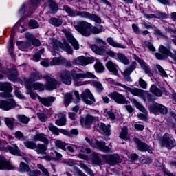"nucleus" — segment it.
Instances as JSON below:
<instances>
[{"label":"nucleus","mask_w":176,"mask_h":176,"mask_svg":"<svg viewBox=\"0 0 176 176\" xmlns=\"http://www.w3.org/2000/svg\"><path fill=\"white\" fill-rule=\"evenodd\" d=\"M10 80H16V78L19 76V72L16 68L8 69L4 72Z\"/></svg>","instance_id":"20"},{"label":"nucleus","mask_w":176,"mask_h":176,"mask_svg":"<svg viewBox=\"0 0 176 176\" xmlns=\"http://www.w3.org/2000/svg\"><path fill=\"white\" fill-rule=\"evenodd\" d=\"M157 68L161 76H163L164 78H167L168 76V75H167V72H166L164 69H163V67L162 66H160V65H157Z\"/></svg>","instance_id":"57"},{"label":"nucleus","mask_w":176,"mask_h":176,"mask_svg":"<svg viewBox=\"0 0 176 176\" xmlns=\"http://www.w3.org/2000/svg\"><path fill=\"white\" fill-rule=\"evenodd\" d=\"M150 111L155 115H167L168 113L167 107L159 103L152 104L150 107Z\"/></svg>","instance_id":"7"},{"label":"nucleus","mask_w":176,"mask_h":176,"mask_svg":"<svg viewBox=\"0 0 176 176\" xmlns=\"http://www.w3.org/2000/svg\"><path fill=\"white\" fill-rule=\"evenodd\" d=\"M154 34L157 35V36H160V38H162L163 39H168V37L157 28L154 29Z\"/></svg>","instance_id":"48"},{"label":"nucleus","mask_w":176,"mask_h":176,"mask_svg":"<svg viewBox=\"0 0 176 176\" xmlns=\"http://www.w3.org/2000/svg\"><path fill=\"white\" fill-rule=\"evenodd\" d=\"M25 38L28 39L29 43L33 45V46H41V41L38 38H35L34 35L30 33H26Z\"/></svg>","instance_id":"24"},{"label":"nucleus","mask_w":176,"mask_h":176,"mask_svg":"<svg viewBox=\"0 0 176 176\" xmlns=\"http://www.w3.org/2000/svg\"><path fill=\"white\" fill-rule=\"evenodd\" d=\"M92 163L93 164H96L97 166H100L101 164V158L98 155V153H93L92 154Z\"/></svg>","instance_id":"41"},{"label":"nucleus","mask_w":176,"mask_h":176,"mask_svg":"<svg viewBox=\"0 0 176 176\" xmlns=\"http://www.w3.org/2000/svg\"><path fill=\"white\" fill-rule=\"evenodd\" d=\"M23 144L25 146H26V148H28V149H35L36 146V143L33 141L27 140L24 142Z\"/></svg>","instance_id":"47"},{"label":"nucleus","mask_w":176,"mask_h":176,"mask_svg":"<svg viewBox=\"0 0 176 176\" xmlns=\"http://www.w3.org/2000/svg\"><path fill=\"white\" fill-rule=\"evenodd\" d=\"M17 46L19 47V50H27L28 47H31V44L28 40L26 42L17 41Z\"/></svg>","instance_id":"33"},{"label":"nucleus","mask_w":176,"mask_h":176,"mask_svg":"<svg viewBox=\"0 0 176 176\" xmlns=\"http://www.w3.org/2000/svg\"><path fill=\"white\" fill-rule=\"evenodd\" d=\"M65 62V58L61 56L54 57L50 62V65H61V64H64Z\"/></svg>","instance_id":"32"},{"label":"nucleus","mask_w":176,"mask_h":176,"mask_svg":"<svg viewBox=\"0 0 176 176\" xmlns=\"http://www.w3.org/2000/svg\"><path fill=\"white\" fill-rule=\"evenodd\" d=\"M100 129V130H102V131H103L105 135H111V125H106L105 124L101 122Z\"/></svg>","instance_id":"34"},{"label":"nucleus","mask_w":176,"mask_h":176,"mask_svg":"<svg viewBox=\"0 0 176 176\" xmlns=\"http://www.w3.org/2000/svg\"><path fill=\"white\" fill-rule=\"evenodd\" d=\"M94 68L96 72H104V66L101 63H96L94 65Z\"/></svg>","instance_id":"59"},{"label":"nucleus","mask_w":176,"mask_h":176,"mask_svg":"<svg viewBox=\"0 0 176 176\" xmlns=\"http://www.w3.org/2000/svg\"><path fill=\"white\" fill-rule=\"evenodd\" d=\"M55 124L56 126H65L67 124V116L62 114V117L60 119L56 120Z\"/></svg>","instance_id":"38"},{"label":"nucleus","mask_w":176,"mask_h":176,"mask_svg":"<svg viewBox=\"0 0 176 176\" xmlns=\"http://www.w3.org/2000/svg\"><path fill=\"white\" fill-rule=\"evenodd\" d=\"M10 168L9 163L3 161V160H0V170H10Z\"/></svg>","instance_id":"50"},{"label":"nucleus","mask_w":176,"mask_h":176,"mask_svg":"<svg viewBox=\"0 0 176 176\" xmlns=\"http://www.w3.org/2000/svg\"><path fill=\"white\" fill-rule=\"evenodd\" d=\"M43 53H45V49H41L34 55L33 60L34 61H39V60H41V54H43Z\"/></svg>","instance_id":"55"},{"label":"nucleus","mask_w":176,"mask_h":176,"mask_svg":"<svg viewBox=\"0 0 176 176\" xmlns=\"http://www.w3.org/2000/svg\"><path fill=\"white\" fill-rule=\"evenodd\" d=\"M72 100H74V96L70 93H67L63 98V102L65 107H68V105L72 102Z\"/></svg>","instance_id":"35"},{"label":"nucleus","mask_w":176,"mask_h":176,"mask_svg":"<svg viewBox=\"0 0 176 176\" xmlns=\"http://www.w3.org/2000/svg\"><path fill=\"white\" fill-rule=\"evenodd\" d=\"M143 47H148V50H151V52H156V48H155V46H153V44L151 43L150 41H144L142 44Z\"/></svg>","instance_id":"45"},{"label":"nucleus","mask_w":176,"mask_h":176,"mask_svg":"<svg viewBox=\"0 0 176 176\" xmlns=\"http://www.w3.org/2000/svg\"><path fill=\"white\" fill-rule=\"evenodd\" d=\"M30 176H39L41 175V170H32L29 172Z\"/></svg>","instance_id":"64"},{"label":"nucleus","mask_w":176,"mask_h":176,"mask_svg":"<svg viewBox=\"0 0 176 176\" xmlns=\"http://www.w3.org/2000/svg\"><path fill=\"white\" fill-rule=\"evenodd\" d=\"M48 6L52 13H56L58 10V6L53 0L48 1Z\"/></svg>","instance_id":"36"},{"label":"nucleus","mask_w":176,"mask_h":176,"mask_svg":"<svg viewBox=\"0 0 176 176\" xmlns=\"http://www.w3.org/2000/svg\"><path fill=\"white\" fill-rule=\"evenodd\" d=\"M80 167H81V168H83V170H85V171H86V173H87L89 175L91 176L94 175V173H93V170H91V168L87 166L86 164L83 163H80Z\"/></svg>","instance_id":"51"},{"label":"nucleus","mask_w":176,"mask_h":176,"mask_svg":"<svg viewBox=\"0 0 176 176\" xmlns=\"http://www.w3.org/2000/svg\"><path fill=\"white\" fill-rule=\"evenodd\" d=\"M63 9L65 10L66 13L69 14V16H72L73 17L76 16V11L72 10L68 6H65Z\"/></svg>","instance_id":"52"},{"label":"nucleus","mask_w":176,"mask_h":176,"mask_svg":"<svg viewBox=\"0 0 176 176\" xmlns=\"http://www.w3.org/2000/svg\"><path fill=\"white\" fill-rule=\"evenodd\" d=\"M4 122L7 127L10 129V130L14 129V123H16V119H14V118H5Z\"/></svg>","instance_id":"31"},{"label":"nucleus","mask_w":176,"mask_h":176,"mask_svg":"<svg viewBox=\"0 0 176 176\" xmlns=\"http://www.w3.org/2000/svg\"><path fill=\"white\" fill-rule=\"evenodd\" d=\"M131 102H132V104H133L138 109L140 110L141 112L144 113V115H148V111H146V109H145L144 106H142V104L137 101L136 99H131Z\"/></svg>","instance_id":"30"},{"label":"nucleus","mask_w":176,"mask_h":176,"mask_svg":"<svg viewBox=\"0 0 176 176\" xmlns=\"http://www.w3.org/2000/svg\"><path fill=\"white\" fill-rule=\"evenodd\" d=\"M62 32L65 34L68 42H69V43L72 45V46L74 47V49H75L76 50H78L79 43H78L76 39L74 38L72 33L65 29L63 30Z\"/></svg>","instance_id":"11"},{"label":"nucleus","mask_w":176,"mask_h":176,"mask_svg":"<svg viewBox=\"0 0 176 176\" xmlns=\"http://www.w3.org/2000/svg\"><path fill=\"white\" fill-rule=\"evenodd\" d=\"M0 91L12 92L13 91V87H12V85L8 82H0Z\"/></svg>","instance_id":"27"},{"label":"nucleus","mask_w":176,"mask_h":176,"mask_svg":"<svg viewBox=\"0 0 176 176\" xmlns=\"http://www.w3.org/2000/svg\"><path fill=\"white\" fill-rule=\"evenodd\" d=\"M19 170L22 173H25V172L28 171V170H30V166L28 165H27V164L21 162L20 163Z\"/></svg>","instance_id":"56"},{"label":"nucleus","mask_w":176,"mask_h":176,"mask_svg":"<svg viewBox=\"0 0 176 176\" xmlns=\"http://www.w3.org/2000/svg\"><path fill=\"white\" fill-rule=\"evenodd\" d=\"M160 145L163 148H167V149H173L176 145L175 139L171 135L165 133L160 139Z\"/></svg>","instance_id":"4"},{"label":"nucleus","mask_w":176,"mask_h":176,"mask_svg":"<svg viewBox=\"0 0 176 176\" xmlns=\"http://www.w3.org/2000/svg\"><path fill=\"white\" fill-rule=\"evenodd\" d=\"M16 107H17V103L13 98L8 100H0V109H3V111H10V109H14Z\"/></svg>","instance_id":"9"},{"label":"nucleus","mask_w":176,"mask_h":176,"mask_svg":"<svg viewBox=\"0 0 176 176\" xmlns=\"http://www.w3.org/2000/svg\"><path fill=\"white\" fill-rule=\"evenodd\" d=\"M8 50L10 54L12 56L13 54V50H14V46L13 45V37H10L8 45Z\"/></svg>","instance_id":"60"},{"label":"nucleus","mask_w":176,"mask_h":176,"mask_svg":"<svg viewBox=\"0 0 176 176\" xmlns=\"http://www.w3.org/2000/svg\"><path fill=\"white\" fill-rule=\"evenodd\" d=\"M109 96L112 100H113L117 104H124L127 102L126 100V97L118 92H113L110 94Z\"/></svg>","instance_id":"16"},{"label":"nucleus","mask_w":176,"mask_h":176,"mask_svg":"<svg viewBox=\"0 0 176 176\" xmlns=\"http://www.w3.org/2000/svg\"><path fill=\"white\" fill-rule=\"evenodd\" d=\"M59 78L64 85H72L73 79L75 86H82L83 83H82L80 79H83L85 78H91V79H94L96 78V75L90 72H87L84 74H79L75 70H72L70 72L65 70L60 73Z\"/></svg>","instance_id":"1"},{"label":"nucleus","mask_w":176,"mask_h":176,"mask_svg":"<svg viewBox=\"0 0 176 176\" xmlns=\"http://www.w3.org/2000/svg\"><path fill=\"white\" fill-rule=\"evenodd\" d=\"M116 59L117 60V61L124 64V65H129V64H130V60H129L127 56H124V54H123L122 53H118L117 58H116Z\"/></svg>","instance_id":"26"},{"label":"nucleus","mask_w":176,"mask_h":176,"mask_svg":"<svg viewBox=\"0 0 176 176\" xmlns=\"http://www.w3.org/2000/svg\"><path fill=\"white\" fill-rule=\"evenodd\" d=\"M32 88L34 90H38V91H43L45 90V85L39 82H36L32 84Z\"/></svg>","instance_id":"43"},{"label":"nucleus","mask_w":176,"mask_h":176,"mask_svg":"<svg viewBox=\"0 0 176 176\" xmlns=\"http://www.w3.org/2000/svg\"><path fill=\"white\" fill-rule=\"evenodd\" d=\"M107 41L108 42L109 45L113 46V47H118L120 49H126L127 47L126 45L115 41L112 37H108L107 38Z\"/></svg>","instance_id":"25"},{"label":"nucleus","mask_w":176,"mask_h":176,"mask_svg":"<svg viewBox=\"0 0 176 176\" xmlns=\"http://www.w3.org/2000/svg\"><path fill=\"white\" fill-rule=\"evenodd\" d=\"M118 86H121V87L125 89L126 91H129V93L131 94L132 96H136L137 97H142V98H144V97H145V96L146 95V91L140 88H130V87H127L126 85H122L120 83L118 84Z\"/></svg>","instance_id":"6"},{"label":"nucleus","mask_w":176,"mask_h":176,"mask_svg":"<svg viewBox=\"0 0 176 176\" xmlns=\"http://www.w3.org/2000/svg\"><path fill=\"white\" fill-rule=\"evenodd\" d=\"M67 145H68L67 143L61 140H56L55 142V146H56V148H59V149H62L63 151H67V148H65Z\"/></svg>","instance_id":"42"},{"label":"nucleus","mask_w":176,"mask_h":176,"mask_svg":"<svg viewBox=\"0 0 176 176\" xmlns=\"http://www.w3.org/2000/svg\"><path fill=\"white\" fill-rule=\"evenodd\" d=\"M89 20H91L92 21H95V23H98V24H101V18L98 16V15H96L94 14H89V17L88 18Z\"/></svg>","instance_id":"49"},{"label":"nucleus","mask_w":176,"mask_h":176,"mask_svg":"<svg viewBox=\"0 0 176 176\" xmlns=\"http://www.w3.org/2000/svg\"><path fill=\"white\" fill-rule=\"evenodd\" d=\"M34 149H36V152L38 155H43V153H45L47 150V145L45 144H36Z\"/></svg>","instance_id":"28"},{"label":"nucleus","mask_w":176,"mask_h":176,"mask_svg":"<svg viewBox=\"0 0 176 176\" xmlns=\"http://www.w3.org/2000/svg\"><path fill=\"white\" fill-rule=\"evenodd\" d=\"M40 1L41 0H31L30 2L26 3L22 6L20 13L24 14L25 12H29L30 14H32V10L38 8V3H39Z\"/></svg>","instance_id":"5"},{"label":"nucleus","mask_w":176,"mask_h":176,"mask_svg":"<svg viewBox=\"0 0 176 176\" xmlns=\"http://www.w3.org/2000/svg\"><path fill=\"white\" fill-rule=\"evenodd\" d=\"M137 68V62L133 61L131 63L129 67L126 68L124 73V79L126 82H133V80L131 79V77H130V75H131V72L134 71Z\"/></svg>","instance_id":"12"},{"label":"nucleus","mask_w":176,"mask_h":176,"mask_svg":"<svg viewBox=\"0 0 176 176\" xmlns=\"http://www.w3.org/2000/svg\"><path fill=\"white\" fill-rule=\"evenodd\" d=\"M49 130L50 131H52L53 134H55V135H58L60 134V129L55 126L50 125Z\"/></svg>","instance_id":"58"},{"label":"nucleus","mask_w":176,"mask_h":176,"mask_svg":"<svg viewBox=\"0 0 176 176\" xmlns=\"http://www.w3.org/2000/svg\"><path fill=\"white\" fill-rule=\"evenodd\" d=\"M106 67L107 68V69H109V71H110V72H112V74H113V75H118V65H116V63H114L113 62H112V60H109L107 63H106Z\"/></svg>","instance_id":"23"},{"label":"nucleus","mask_w":176,"mask_h":176,"mask_svg":"<svg viewBox=\"0 0 176 176\" xmlns=\"http://www.w3.org/2000/svg\"><path fill=\"white\" fill-rule=\"evenodd\" d=\"M27 91L26 94H29V96L32 98V100H36V97H38V100L45 107H52V104H53L54 101H56V97L50 96L48 98H42L39 96L37 94H35L31 90L32 85L31 84H27L25 85Z\"/></svg>","instance_id":"3"},{"label":"nucleus","mask_w":176,"mask_h":176,"mask_svg":"<svg viewBox=\"0 0 176 176\" xmlns=\"http://www.w3.org/2000/svg\"><path fill=\"white\" fill-rule=\"evenodd\" d=\"M92 85L98 91H102L104 90V87H102V84L100 82L95 81L92 83Z\"/></svg>","instance_id":"54"},{"label":"nucleus","mask_w":176,"mask_h":176,"mask_svg":"<svg viewBox=\"0 0 176 176\" xmlns=\"http://www.w3.org/2000/svg\"><path fill=\"white\" fill-rule=\"evenodd\" d=\"M43 76L42 74H41L38 71L32 72L28 79L25 80V85H31L32 82H35L36 80H41L42 79Z\"/></svg>","instance_id":"15"},{"label":"nucleus","mask_w":176,"mask_h":176,"mask_svg":"<svg viewBox=\"0 0 176 176\" xmlns=\"http://www.w3.org/2000/svg\"><path fill=\"white\" fill-rule=\"evenodd\" d=\"M75 29L83 36H90L91 34H100L102 32L104 26L100 25L98 28L97 26L93 27L91 23L82 21L78 22V25L75 26Z\"/></svg>","instance_id":"2"},{"label":"nucleus","mask_w":176,"mask_h":176,"mask_svg":"<svg viewBox=\"0 0 176 176\" xmlns=\"http://www.w3.org/2000/svg\"><path fill=\"white\" fill-rule=\"evenodd\" d=\"M105 160L107 163L110 164V166H115V164L120 163V162H122V160H120V157H119L118 154L109 155L105 158Z\"/></svg>","instance_id":"19"},{"label":"nucleus","mask_w":176,"mask_h":176,"mask_svg":"<svg viewBox=\"0 0 176 176\" xmlns=\"http://www.w3.org/2000/svg\"><path fill=\"white\" fill-rule=\"evenodd\" d=\"M52 45L54 46V50H57V52H58V50L63 47V43L57 40H54Z\"/></svg>","instance_id":"53"},{"label":"nucleus","mask_w":176,"mask_h":176,"mask_svg":"<svg viewBox=\"0 0 176 176\" xmlns=\"http://www.w3.org/2000/svg\"><path fill=\"white\" fill-rule=\"evenodd\" d=\"M76 16H80L82 19H89L90 12L86 11H76Z\"/></svg>","instance_id":"46"},{"label":"nucleus","mask_w":176,"mask_h":176,"mask_svg":"<svg viewBox=\"0 0 176 176\" xmlns=\"http://www.w3.org/2000/svg\"><path fill=\"white\" fill-rule=\"evenodd\" d=\"M43 78L46 80L45 87L47 90H54V89L57 88V80H56V79L49 76L48 75L44 76Z\"/></svg>","instance_id":"13"},{"label":"nucleus","mask_w":176,"mask_h":176,"mask_svg":"<svg viewBox=\"0 0 176 176\" xmlns=\"http://www.w3.org/2000/svg\"><path fill=\"white\" fill-rule=\"evenodd\" d=\"M17 119L21 124H23L24 126L27 125L28 123H30V118L25 116V115H19L17 116Z\"/></svg>","instance_id":"37"},{"label":"nucleus","mask_w":176,"mask_h":176,"mask_svg":"<svg viewBox=\"0 0 176 176\" xmlns=\"http://www.w3.org/2000/svg\"><path fill=\"white\" fill-rule=\"evenodd\" d=\"M0 97L1 98H12L13 95L10 91H5V92H0Z\"/></svg>","instance_id":"61"},{"label":"nucleus","mask_w":176,"mask_h":176,"mask_svg":"<svg viewBox=\"0 0 176 176\" xmlns=\"http://www.w3.org/2000/svg\"><path fill=\"white\" fill-rule=\"evenodd\" d=\"M91 49L92 52H94L96 54H99V56H102V54L105 53V50H107V47L105 46L98 47L96 44L91 45Z\"/></svg>","instance_id":"22"},{"label":"nucleus","mask_w":176,"mask_h":176,"mask_svg":"<svg viewBox=\"0 0 176 176\" xmlns=\"http://www.w3.org/2000/svg\"><path fill=\"white\" fill-rule=\"evenodd\" d=\"M8 151L12 153V155H14L15 156H22L23 153L19 151V147L16 144H13L12 146H8Z\"/></svg>","instance_id":"29"},{"label":"nucleus","mask_w":176,"mask_h":176,"mask_svg":"<svg viewBox=\"0 0 176 176\" xmlns=\"http://www.w3.org/2000/svg\"><path fill=\"white\" fill-rule=\"evenodd\" d=\"M37 167L38 168H39V170H42L43 175L50 176V173H49V171L47 170V169L45 168V167L42 164H38Z\"/></svg>","instance_id":"62"},{"label":"nucleus","mask_w":176,"mask_h":176,"mask_svg":"<svg viewBox=\"0 0 176 176\" xmlns=\"http://www.w3.org/2000/svg\"><path fill=\"white\" fill-rule=\"evenodd\" d=\"M96 145L101 151L102 152H104V153H111L112 152V150H111V148L105 146V142L102 141H98L96 140Z\"/></svg>","instance_id":"21"},{"label":"nucleus","mask_w":176,"mask_h":176,"mask_svg":"<svg viewBox=\"0 0 176 176\" xmlns=\"http://www.w3.org/2000/svg\"><path fill=\"white\" fill-rule=\"evenodd\" d=\"M150 91H151V93H153V94H155V96H157V97H162V91L160 89H159V88H157V87L155 85H151V88H150Z\"/></svg>","instance_id":"39"},{"label":"nucleus","mask_w":176,"mask_h":176,"mask_svg":"<svg viewBox=\"0 0 176 176\" xmlns=\"http://www.w3.org/2000/svg\"><path fill=\"white\" fill-rule=\"evenodd\" d=\"M156 19H167L168 15L164 12H156L155 13Z\"/></svg>","instance_id":"63"},{"label":"nucleus","mask_w":176,"mask_h":176,"mask_svg":"<svg viewBox=\"0 0 176 176\" xmlns=\"http://www.w3.org/2000/svg\"><path fill=\"white\" fill-rule=\"evenodd\" d=\"M32 140L34 142H38V141H40L41 142H43V144H45L46 145H49V139L46 138V135H45L44 133L37 132L32 137Z\"/></svg>","instance_id":"18"},{"label":"nucleus","mask_w":176,"mask_h":176,"mask_svg":"<svg viewBox=\"0 0 176 176\" xmlns=\"http://www.w3.org/2000/svg\"><path fill=\"white\" fill-rule=\"evenodd\" d=\"M94 118L90 114H87L85 118H82L80 119V124L82 126L85 127L86 129H89L91 124H93V122H94Z\"/></svg>","instance_id":"17"},{"label":"nucleus","mask_w":176,"mask_h":176,"mask_svg":"<svg viewBox=\"0 0 176 176\" xmlns=\"http://www.w3.org/2000/svg\"><path fill=\"white\" fill-rule=\"evenodd\" d=\"M80 97L87 105H93V104L96 103V99L94 98V96L91 94V91L89 89H85L80 94Z\"/></svg>","instance_id":"8"},{"label":"nucleus","mask_w":176,"mask_h":176,"mask_svg":"<svg viewBox=\"0 0 176 176\" xmlns=\"http://www.w3.org/2000/svg\"><path fill=\"white\" fill-rule=\"evenodd\" d=\"M49 21L54 27H60L63 24V20L58 18H51Z\"/></svg>","instance_id":"40"},{"label":"nucleus","mask_w":176,"mask_h":176,"mask_svg":"<svg viewBox=\"0 0 176 176\" xmlns=\"http://www.w3.org/2000/svg\"><path fill=\"white\" fill-rule=\"evenodd\" d=\"M75 64L78 65H87V64H92L94 63V58L93 57H88L86 58L83 56H79L74 60Z\"/></svg>","instance_id":"14"},{"label":"nucleus","mask_w":176,"mask_h":176,"mask_svg":"<svg viewBox=\"0 0 176 176\" xmlns=\"http://www.w3.org/2000/svg\"><path fill=\"white\" fill-rule=\"evenodd\" d=\"M127 134H128L127 126H124L122 129V132L120 135V138H122V140H124L125 141H127V140H129V136L127 135Z\"/></svg>","instance_id":"44"},{"label":"nucleus","mask_w":176,"mask_h":176,"mask_svg":"<svg viewBox=\"0 0 176 176\" xmlns=\"http://www.w3.org/2000/svg\"><path fill=\"white\" fill-rule=\"evenodd\" d=\"M133 141L137 145L138 151H140V152H148V153H152L153 149L149 146V145L146 144V143H144L142 141H141L140 138H134Z\"/></svg>","instance_id":"10"}]
</instances>
